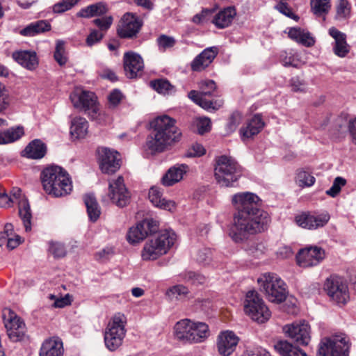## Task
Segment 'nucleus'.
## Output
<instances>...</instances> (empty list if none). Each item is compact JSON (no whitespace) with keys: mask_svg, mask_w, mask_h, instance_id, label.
Segmentation results:
<instances>
[{"mask_svg":"<svg viewBox=\"0 0 356 356\" xmlns=\"http://www.w3.org/2000/svg\"><path fill=\"white\" fill-rule=\"evenodd\" d=\"M260 198L250 192L234 194L232 204L235 209L229 236L236 243H241L254 234L266 229L270 219L268 213L259 208Z\"/></svg>","mask_w":356,"mask_h":356,"instance_id":"1","label":"nucleus"},{"mask_svg":"<svg viewBox=\"0 0 356 356\" xmlns=\"http://www.w3.org/2000/svg\"><path fill=\"white\" fill-rule=\"evenodd\" d=\"M152 131L146 145L152 152H163L179 143L182 133L176 125V120L166 115L156 118L152 122Z\"/></svg>","mask_w":356,"mask_h":356,"instance_id":"2","label":"nucleus"},{"mask_svg":"<svg viewBox=\"0 0 356 356\" xmlns=\"http://www.w3.org/2000/svg\"><path fill=\"white\" fill-rule=\"evenodd\" d=\"M41 181L45 192L54 197L67 195L72 191V182L65 170L58 165H50L41 173Z\"/></svg>","mask_w":356,"mask_h":356,"instance_id":"3","label":"nucleus"},{"mask_svg":"<svg viewBox=\"0 0 356 356\" xmlns=\"http://www.w3.org/2000/svg\"><path fill=\"white\" fill-rule=\"evenodd\" d=\"M177 239L176 233L172 229H165L151 238L144 244L141 257L144 261L156 260L166 254L174 246Z\"/></svg>","mask_w":356,"mask_h":356,"instance_id":"4","label":"nucleus"},{"mask_svg":"<svg viewBox=\"0 0 356 356\" xmlns=\"http://www.w3.org/2000/svg\"><path fill=\"white\" fill-rule=\"evenodd\" d=\"M214 177L222 187H232L241 175V168L233 157L227 155L214 159Z\"/></svg>","mask_w":356,"mask_h":356,"instance_id":"5","label":"nucleus"},{"mask_svg":"<svg viewBox=\"0 0 356 356\" xmlns=\"http://www.w3.org/2000/svg\"><path fill=\"white\" fill-rule=\"evenodd\" d=\"M70 98L76 108L83 111L92 120H96L98 123L103 124L109 118L104 112L99 111L95 93L76 88Z\"/></svg>","mask_w":356,"mask_h":356,"instance_id":"6","label":"nucleus"},{"mask_svg":"<svg viewBox=\"0 0 356 356\" xmlns=\"http://www.w3.org/2000/svg\"><path fill=\"white\" fill-rule=\"evenodd\" d=\"M257 283L270 302L280 303L285 300L286 285L277 274L264 273L258 277Z\"/></svg>","mask_w":356,"mask_h":356,"instance_id":"7","label":"nucleus"},{"mask_svg":"<svg viewBox=\"0 0 356 356\" xmlns=\"http://www.w3.org/2000/svg\"><path fill=\"white\" fill-rule=\"evenodd\" d=\"M126 316L120 312L116 313L108 322L104 333V342L106 348L114 351L122 343L126 335Z\"/></svg>","mask_w":356,"mask_h":356,"instance_id":"8","label":"nucleus"},{"mask_svg":"<svg viewBox=\"0 0 356 356\" xmlns=\"http://www.w3.org/2000/svg\"><path fill=\"white\" fill-rule=\"evenodd\" d=\"M350 339L344 333L332 334L321 339L318 356H349Z\"/></svg>","mask_w":356,"mask_h":356,"instance_id":"9","label":"nucleus"},{"mask_svg":"<svg viewBox=\"0 0 356 356\" xmlns=\"http://www.w3.org/2000/svg\"><path fill=\"white\" fill-rule=\"evenodd\" d=\"M243 309L246 315L259 323L266 322L271 316V312L264 300L254 290L247 292L243 301Z\"/></svg>","mask_w":356,"mask_h":356,"instance_id":"10","label":"nucleus"},{"mask_svg":"<svg viewBox=\"0 0 356 356\" xmlns=\"http://www.w3.org/2000/svg\"><path fill=\"white\" fill-rule=\"evenodd\" d=\"M324 289L331 300L339 306L346 305L350 300L348 284L342 277L331 276L327 278Z\"/></svg>","mask_w":356,"mask_h":356,"instance_id":"11","label":"nucleus"},{"mask_svg":"<svg viewBox=\"0 0 356 356\" xmlns=\"http://www.w3.org/2000/svg\"><path fill=\"white\" fill-rule=\"evenodd\" d=\"M200 91L191 90L188 96L195 104L207 111L218 109L222 102H212L205 99V96H211L216 90V83L212 80L202 81L199 83Z\"/></svg>","mask_w":356,"mask_h":356,"instance_id":"12","label":"nucleus"},{"mask_svg":"<svg viewBox=\"0 0 356 356\" xmlns=\"http://www.w3.org/2000/svg\"><path fill=\"white\" fill-rule=\"evenodd\" d=\"M283 332L298 346H307L311 341L310 325L305 321H296L283 326Z\"/></svg>","mask_w":356,"mask_h":356,"instance_id":"13","label":"nucleus"},{"mask_svg":"<svg viewBox=\"0 0 356 356\" xmlns=\"http://www.w3.org/2000/svg\"><path fill=\"white\" fill-rule=\"evenodd\" d=\"M3 318L9 339L14 342L21 341L25 333L24 323L10 309L3 310Z\"/></svg>","mask_w":356,"mask_h":356,"instance_id":"14","label":"nucleus"},{"mask_svg":"<svg viewBox=\"0 0 356 356\" xmlns=\"http://www.w3.org/2000/svg\"><path fill=\"white\" fill-rule=\"evenodd\" d=\"M9 197L11 204L18 205V214L22 221L26 232L31 230L32 213L28 200L19 188H13L10 191Z\"/></svg>","mask_w":356,"mask_h":356,"instance_id":"15","label":"nucleus"},{"mask_svg":"<svg viewBox=\"0 0 356 356\" xmlns=\"http://www.w3.org/2000/svg\"><path fill=\"white\" fill-rule=\"evenodd\" d=\"M108 197L113 204L119 207L129 204L131 196L122 176L109 180Z\"/></svg>","mask_w":356,"mask_h":356,"instance_id":"16","label":"nucleus"},{"mask_svg":"<svg viewBox=\"0 0 356 356\" xmlns=\"http://www.w3.org/2000/svg\"><path fill=\"white\" fill-rule=\"evenodd\" d=\"M158 222L152 218H146L129 228L127 239L131 244H136L143 241L149 234L157 231Z\"/></svg>","mask_w":356,"mask_h":356,"instance_id":"17","label":"nucleus"},{"mask_svg":"<svg viewBox=\"0 0 356 356\" xmlns=\"http://www.w3.org/2000/svg\"><path fill=\"white\" fill-rule=\"evenodd\" d=\"M325 256L324 250L320 247H306L300 250L296 254V262L302 268H309L319 264Z\"/></svg>","mask_w":356,"mask_h":356,"instance_id":"18","label":"nucleus"},{"mask_svg":"<svg viewBox=\"0 0 356 356\" xmlns=\"http://www.w3.org/2000/svg\"><path fill=\"white\" fill-rule=\"evenodd\" d=\"M99 167L103 173L113 174L120 167L118 152L108 148L102 147L98 149Z\"/></svg>","mask_w":356,"mask_h":356,"instance_id":"19","label":"nucleus"},{"mask_svg":"<svg viewBox=\"0 0 356 356\" xmlns=\"http://www.w3.org/2000/svg\"><path fill=\"white\" fill-rule=\"evenodd\" d=\"M142 26V21L135 15L127 13L121 19L118 34L122 38H131L136 35Z\"/></svg>","mask_w":356,"mask_h":356,"instance_id":"20","label":"nucleus"},{"mask_svg":"<svg viewBox=\"0 0 356 356\" xmlns=\"http://www.w3.org/2000/svg\"><path fill=\"white\" fill-rule=\"evenodd\" d=\"M238 341V337L232 331L220 332L217 337L218 352L222 356L231 355L235 351Z\"/></svg>","mask_w":356,"mask_h":356,"instance_id":"21","label":"nucleus"},{"mask_svg":"<svg viewBox=\"0 0 356 356\" xmlns=\"http://www.w3.org/2000/svg\"><path fill=\"white\" fill-rule=\"evenodd\" d=\"M124 69L126 76L134 79L141 74L144 69V63L142 57L134 52H126L123 57Z\"/></svg>","mask_w":356,"mask_h":356,"instance_id":"22","label":"nucleus"},{"mask_svg":"<svg viewBox=\"0 0 356 356\" xmlns=\"http://www.w3.org/2000/svg\"><path fill=\"white\" fill-rule=\"evenodd\" d=\"M218 49L216 47L206 48L191 62V68L195 72H201L207 68L216 57Z\"/></svg>","mask_w":356,"mask_h":356,"instance_id":"23","label":"nucleus"},{"mask_svg":"<svg viewBox=\"0 0 356 356\" xmlns=\"http://www.w3.org/2000/svg\"><path fill=\"white\" fill-rule=\"evenodd\" d=\"M264 127V122L260 115H254L239 130L241 140L243 142L257 135Z\"/></svg>","mask_w":356,"mask_h":356,"instance_id":"24","label":"nucleus"},{"mask_svg":"<svg viewBox=\"0 0 356 356\" xmlns=\"http://www.w3.org/2000/svg\"><path fill=\"white\" fill-rule=\"evenodd\" d=\"M39 356H63L64 348L62 340L57 337L45 339L39 349Z\"/></svg>","mask_w":356,"mask_h":356,"instance_id":"25","label":"nucleus"},{"mask_svg":"<svg viewBox=\"0 0 356 356\" xmlns=\"http://www.w3.org/2000/svg\"><path fill=\"white\" fill-rule=\"evenodd\" d=\"M330 35L334 40L333 51L339 57L343 58L350 51V46L346 41V35L335 27L329 29Z\"/></svg>","mask_w":356,"mask_h":356,"instance_id":"26","label":"nucleus"},{"mask_svg":"<svg viewBox=\"0 0 356 356\" xmlns=\"http://www.w3.org/2000/svg\"><path fill=\"white\" fill-rule=\"evenodd\" d=\"M188 165L185 164H177L168 169L161 179V183L165 186H171L179 182L188 170Z\"/></svg>","mask_w":356,"mask_h":356,"instance_id":"27","label":"nucleus"},{"mask_svg":"<svg viewBox=\"0 0 356 356\" xmlns=\"http://www.w3.org/2000/svg\"><path fill=\"white\" fill-rule=\"evenodd\" d=\"M13 58L20 65L29 70H33L38 65V59L35 51H15L13 53Z\"/></svg>","mask_w":356,"mask_h":356,"instance_id":"28","label":"nucleus"},{"mask_svg":"<svg viewBox=\"0 0 356 356\" xmlns=\"http://www.w3.org/2000/svg\"><path fill=\"white\" fill-rule=\"evenodd\" d=\"M22 242L20 236L14 233V227L11 223H6L4 232H0V248L6 244L8 249L13 250Z\"/></svg>","mask_w":356,"mask_h":356,"instance_id":"29","label":"nucleus"},{"mask_svg":"<svg viewBox=\"0 0 356 356\" xmlns=\"http://www.w3.org/2000/svg\"><path fill=\"white\" fill-rule=\"evenodd\" d=\"M236 15L234 7L229 6L219 11L213 19V23L219 29L228 27Z\"/></svg>","mask_w":356,"mask_h":356,"instance_id":"30","label":"nucleus"},{"mask_svg":"<svg viewBox=\"0 0 356 356\" xmlns=\"http://www.w3.org/2000/svg\"><path fill=\"white\" fill-rule=\"evenodd\" d=\"M191 323L192 321L183 319L175 324V335L179 340L192 343L193 327Z\"/></svg>","mask_w":356,"mask_h":356,"instance_id":"31","label":"nucleus"},{"mask_svg":"<svg viewBox=\"0 0 356 356\" xmlns=\"http://www.w3.org/2000/svg\"><path fill=\"white\" fill-rule=\"evenodd\" d=\"M88 122L83 117H74L71 120L70 134L76 139L84 138L88 133Z\"/></svg>","mask_w":356,"mask_h":356,"instance_id":"32","label":"nucleus"},{"mask_svg":"<svg viewBox=\"0 0 356 356\" xmlns=\"http://www.w3.org/2000/svg\"><path fill=\"white\" fill-rule=\"evenodd\" d=\"M47 148L45 145L38 139L31 141L23 151V156L32 159H40L44 157Z\"/></svg>","mask_w":356,"mask_h":356,"instance_id":"33","label":"nucleus"},{"mask_svg":"<svg viewBox=\"0 0 356 356\" xmlns=\"http://www.w3.org/2000/svg\"><path fill=\"white\" fill-rule=\"evenodd\" d=\"M192 343H200L205 341L210 336L209 325L203 322L192 321Z\"/></svg>","mask_w":356,"mask_h":356,"instance_id":"34","label":"nucleus"},{"mask_svg":"<svg viewBox=\"0 0 356 356\" xmlns=\"http://www.w3.org/2000/svg\"><path fill=\"white\" fill-rule=\"evenodd\" d=\"M275 348L281 356H308L305 351L287 341H278Z\"/></svg>","mask_w":356,"mask_h":356,"instance_id":"35","label":"nucleus"},{"mask_svg":"<svg viewBox=\"0 0 356 356\" xmlns=\"http://www.w3.org/2000/svg\"><path fill=\"white\" fill-rule=\"evenodd\" d=\"M51 24L45 20L34 22L20 31V34L24 36L31 37L35 35L49 31Z\"/></svg>","mask_w":356,"mask_h":356,"instance_id":"36","label":"nucleus"},{"mask_svg":"<svg viewBox=\"0 0 356 356\" xmlns=\"http://www.w3.org/2000/svg\"><path fill=\"white\" fill-rule=\"evenodd\" d=\"M288 35L291 39L306 47H311L315 42L310 33L300 28H291Z\"/></svg>","mask_w":356,"mask_h":356,"instance_id":"37","label":"nucleus"},{"mask_svg":"<svg viewBox=\"0 0 356 356\" xmlns=\"http://www.w3.org/2000/svg\"><path fill=\"white\" fill-rule=\"evenodd\" d=\"M335 126L340 133L345 132L348 128L353 143L356 144V118L348 120L346 116H339L336 120Z\"/></svg>","mask_w":356,"mask_h":356,"instance_id":"38","label":"nucleus"},{"mask_svg":"<svg viewBox=\"0 0 356 356\" xmlns=\"http://www.w3.org/2000/svg\"><path fill=\"white\" fill-rule=\"evenodd\" d=\"M107 11L106 6L104 3L99 2L90 5L82 8L78 13L77 16L81 17L89 18L96 15H102Z\"/></svg>","mask_w":356,"mask_h":356,"instance_id":"39","label":"nucleus"},{"mask_svg":"<svg viewBox=\"0 0 356 356\" xmlns=\"http://www.w3.org/2000/svg\"><path fill=\"white\" fill-rule=\"evenodd\" d=\"M86 207L90 220L95 222L99 217L101 213L99 204L92 195H86L83 197Z\"/></svg>","mask_w":356,"mask_h":356,"instance_id":"40","label":"nucleus"},{"mask_svg":"<svg viewBox=\"0 0 356 356\" xmlns=\"http://www.w3.org/2000/svg\"><path fill=\"white\" fill-rule=\"evenodd\" d=\"M331 0H311V7L314 15L324 17L331 8Z\"/></svg>","mask_w":356,"mask_h":356,"instance_id":"41","label":"nucleus"},{"mask_svg":"<svg viewBox=\"0 0 356 356\" xmlns=\"http://www.w3.org/2000/svg\"><path fill=\"white\" fill-rule=\"evenodd\" d=\"M315 178L309 172L303 170L297 171L296 183L301 188L309 187L315 183Z\"/></svg>","mask_w":356,"mask_h":356,"instance_id":"42","label":"nucleus"},{"mask_svg":"<svg viewBox=\"0 0 356 356\" xmlns=\"http://www.w3.org/2000/svg\"><path fill=\"white\" fill-rule=\"evenodd\" d=\"M151 85L156 92L161 94L168 95L174 91V87L165 79H159L152 81Z\"/></svg>","mask_w":356,"mask_h":356,"instance_id":"43","label":"nucleus"},{"mask_svg":"<svg viewBox=\"0 0 356 356\" xmlns=\"http://www.w3.org/2000/svg\"><path fill=\"white\" fill-rule=\"evenodd\" d=\"M54 58L56 61L60 65L63 66L67 62V56L65 49V42L61 40L56 42Z\"/></svg>","mask_w":356,"mask_h":356,"instance_id":"44","label":"nucleus"},{"mask_svg":"<svg viewBox=\"0 0 356 356\" xmlns=\"http://www.w3.org/2000/svg\"><path fill=\"white\" fill-rule=\"evenodd\" d=\"M337 18L343 19L350 16L351 6L347 0H339L336 6Z\"/></svg>","mask_w":356,"mask_h":356,"instance_id":"45","label":"nucleus"},{"mask_svg":"<svg viewBox=\"0 0 356 356\" xmlns=\"http://www.w3.org/2000/svg\"><path fill=\"white\" fill-rule=\"evenodd\" d=\"M188 293V289L181 284L173 286L166 291V296L171 300L184 298Z\"/></svg>","mask_w":356,"mask_h":356,"instance_id":"46","label":"nucleus"},{"mask_svg":"<svg viewBox=\"0 0 356 356\" xmlns=\"http://www.w3.org/2000/svg\"><path fill=\"white\" fill-rule=\"evenodd\" d=\"M330 218V216L327 212L311 213L312 223L314 225V229L324 227L328 222Z\"/></svg>","mask_w":356,"mask_h":356,"instance_id":"47","label":"nucleus"},{"mask_svg":"<svg viewBox=\"0 0 356 356\" xmlns=\"http://www.w3.org/2000/svg\"><path fill=\"white\" fill-rule=\"evenodd\" d=\"M281 59L285 67L292 66L298 67L300 65L299 56L296 52H285L284 54L281 55Z\"/></svg>","mask_w":356,"mask_h":356,"instance_id":"48","label":"nucleus"},{"mask_svg":"<svg viewBox=\"0 0 356 356\" xmlns=\"http://www.w3.org/2000/svg\"><path fill=\"white\" fill-rule=\"evenodd\" d=\"M295 221L296 224L302 228L314 229V225L312 223L310 212H303L297 215L295 217Z\"/></svg>","mask_w":356,"mask_h":356,"instance_id":"49","label":"nucleus"},{"mask_svg":"<svg viewBox=\"0 0 356 356\" xmlns=\"http://www.w3.org/2000/svg\"><path fill=\"white\" fill-rule=\"evenodd\" d=\"M10 97L6 86L0 83V113H3L10 106Z\"/></svg>","mask_w":356,"mask_h":356,"instance_id":"50","label":"nucleus"},{"mask_svg":"<svg viewBox=\"0 0 356 356\" xmlns=\"http://www.w3.org/2000/svg\"><path fill=\"white\" fill-rule=\"evenodd\" d=\"M48 251L56 258L63 257L66 254L65 247L63 243L59 242H49Z\"/></svg>","mask_w":356,"mask_h":356,"instance_id":"51","label":"nucleus"},{"mask_svg":"<svg viewBox=\"0 0 356 356\" xmlns=\"http://www.w3.org/2000/svg\"><path fill=\"white\" fill-rule=\"evenodd\" d=\"M242 121V115L239 113H234L229 118L226 125V132L227 134L233 133Z\"/></svg>","mask_w":356,"mask_h":356,"instance_id":"52","label":"nucleus"},{"mask_svg":"<svg viewBox=\"0 0 356 356\" xmlns=\"http://www.w3.org/2000/svg\"><path fill=\"white\" fill-rule=\"evenodd\" d=\"M48 298L51 300H54L53 307L56 308L65 307L71 305L72 301V297L70 294H66L63 297L60 298H56V296L50 294L49 295Z\"/></svg>","mask_w":356,"mask_h":356,"instance_id":"53","label":"nucleus"},{"mask_svg":"<svg viewBox=\"0 0 356 356\" xmlns=\"http://www.w3.org/2000/svg\"><path fill=\"white\" fill-rule=\"evenodd\" d=\"M157 43L159 50L164 51L167 49L174 47L176 40L173 37L161 35L157 38Z\"/></svg>","mask_w":356,"mask_h":356,"instance_id":"54","label":"nucleus"},{"mask_svg":"<svg viewBox=\"0 0 356 356\" xmlns=\"http://www.w3.org/2000/svg\"><path fill=\"white\" fill-rule=\"evenodd\" d=\"M274 8L278 12L289 18L296 19H298V17L293 13L289 4L283 0L279 1Z\"/></svg>","mask_w":356,"mask_h":356,"instance_id":"55","label":"nucleus"},{"mask_svg":"<svg viewBox=\"0 0 356 356\" xmlns=\"http://www.w3.org/2000/svg\"><path fill=\"white\" fill-rule=\"evenodd\" d=\"M195 126L197 131L199 134L202 135L211 130V123L208 118H200L195 120Z\"/></svg>","mask_w":356,"mask_h":356,"instance_id":"56","label":"nucleus"},{"mask_svg":"<svg viewBox=\"0 0 356 356\" xmlns=\"http://www.w3.org/2000/svg\"><path fill=\"white\" fill-rule=\"evenodd\" d=\"M346 183V181L345 179L341 177H336L334 180L332 187L326 191V194L332 197H334L339 194L341 187L343 186Z\"/></svg>","mask_w":356,"mask_h":356,"instance_id":"57","label":"nucleus"},{"mask_svg":"<svg viewBox=\"0 0 356 356\" xmlns=\"http://www.w3.org/2000/svg\"><path fill=\"white\" fill-rule=\"evenodd\" d=\"M242 356H270L264 348L259 346L247 347Z\"/></svg>","mask_w":356,"mask_h":356,"instance_id":"58","label":"nucleus"},{"mask_svg":"<svg viewBox=\"0 0 356 356\" xmlns=\"http://www.w3.org/2000/svg\"><path fill=\"white\" fill-rule=\"evenodd\" d=\"M163 198L162 192L159 188L154 186L149 189V199L154 206L156 207Z\"/></svg>","mask_w":356,"mask_h":356,"instance_id":"59","label":"nucleus"},{"mask_svg":"<svg viewBox=\"0 0 356 356\" xmlns=\"http://www.w3.org/2000/svg\"><path fill=\"white\" fill-rule=\"evenodd\" d=\"M195 259L200 264H209L211 260V250L209 248H202L198 250Z\"/></svg>","mask_w":356,"mask_h":356,"instance_id":"60","label":"nucleus"},{"mask_svg":"<svg viewBox=\"0 0 356 356\" xmlns=\"http://www.w3.org/2000/svg\"><path fill=\"white\" fill-rule=\"evenodd\" d=\"M185 280L191 282L193 284H202L206 282V277L195 272H188L186 274Z\"/></svg>","mask_w":356,"mask_h":356,"instance_id":"61","label":"nucleus"},{"mask_svg":"<svg viewBox=\"0 0 356 356\" xmlns=\"http://www.w3.org/2000/svg\"><path fill=\"white\" fill-rule=\"evenodd\" d=\"M93 22L100 30L106 31L113 23V17L111 16H106L95 19Z\"/></svg>","mask_w":356,"mask_h":356,"instance_id":"62","label":"nucleus"},{"mask_svg":"<svg viewBox=\"0 0 356 356\" xmlns=\"http://www.w3.org/2000/svg\"><path fill=\"white\" fill-rule=\"evenodd\" d=\"M123 95L119 90H113L108 96L109 106L115 108L121 102Z\"/></svg>","mask_w":356,"mask_h":356,"instance_id":"63","label":"nucleus"},{"mask_svg":"<svg viewBox=\"0 0 356 356\" xmlns=\"http://www.w3.org/2000/svg\"><path fill=\"white\" fill-rule=\"evenodd\" d=\"M206 153V150L203 145L195 143L192 145L191 148L187 152L188 157H200Z\"/></svg>","mask_w":356,"mask_h":356,"instance_id":"64","label":"nucleus"}]
</instances>
